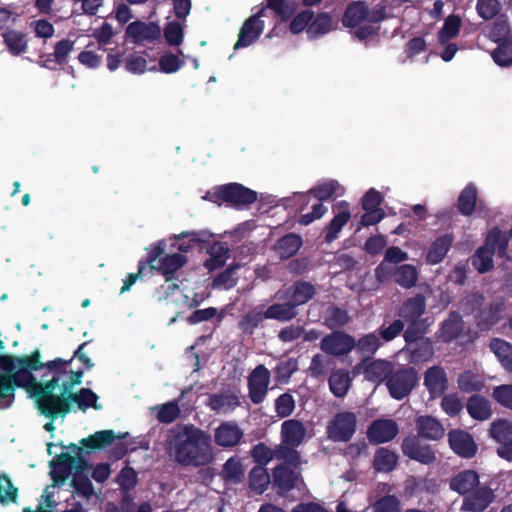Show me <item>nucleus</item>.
<instances>
[{
    "instance_id": "f257e3e1",
    "label": "nucleus",
    "mask_w": 512,
    "mask_h": 512,
    "mask_svg": "<svg viewBox=\"0 0 512 512\" xmlns=\"http://www.w3.org/2000/svg\"><path fill=\"white\" fill-rule=\"evenodd\" d=\"M210 436L193 424H177L167 435L166 450L175 462L186 467H201L213 460Z\"/></svg>"
},
{
    "instance_id": "f03ea898",
    "label": "nucleus",
    "mask_w": 512,
    "mask_h": 512,
    "mask_svg": "<svg viewBox=\"0 0 512 512\" xmlns=\"http://www.w3.org/2000/svg\"><path fill=\"white\" fill-rule=\"evenodd\" d=\"M57 388V379L51 380L46 386L37 384L34 377V401L40 414L54 421L59 417H65L72 411L69 406L68 395L61 391L60 395L54 394Z\"/></svg>"
},
{
    "instance_id": "7ed1b4c3",
    "label": "nucleus",
    "mask_w": 512,
    "mask_h": 512,
    "mask_svg": "<svg viewBox=\"0 0 512 512\" xmlns=\"http://www.w3.org/2000/svg\"><path fill=\"white\" fill-rule=\"evenodd\" d=\"M204 199L216 204L226 203L235 208H243L257 200V192L236 182L215 186L206 193Z\"/></svg>"
},
{
    "instance_id": "20e7f679",
    "label": "nucleus",
    "mask_w": 512,
    "mask_h": 512,
    "mask_svg": "<svg viewBox=\"0 0 512 512\" xmlns=\"http://www.w3.org/2000/svg\"><path fill=\"white\" fill-rule=\"evenodd\" d=\"M5 349L3 341L0 339V353ZM0 357H7L11 360L13 366L7 371H0V381H9L24 388L27 398H32V362L29 359L14 358L12 356L0 354Z\"/></svg>"
},
{
    "instance_id": "39448f33",
    "label": "nucleus",
    "mask_w": 512,
    "mask_h": 512,
    "mask_svg": "<svg viewBox=\"0 0 512 512\" xmlns=\"http://www.w3.org/2000/svg\"><path fill=\"white\" fill-rule=\"evenodd\" d=\"M157 247H160L162 252L155 257L153 262L148 263L149 269L161 274L166 282L177 279L176 274L187 263V257L180 253L166 254L164 240L154 243L149 251H153Z\"/></svg>"
},
{
    "instance_id": "423d86ee",
    "label": "nucleus",
    "mask_w": 512,
    "mask_h": 512,
    "mask_svg": "<svg viewBox=\"0 0 512 512\" xmlns=\"http://www.w3.org/2000/svg\"><path fill=\"white\" fill-rule=\"evenodd\" d=\"M419 381L416 369L412 366H400L393 368L389 379H387L386 387L390 396L395 400H403L410 395Z\"/></svg>"
},
{
    "instance_id": "0eeeda50",
    "label": "nucleus",
    "mask_w": 512,
    "mask_h": 512,
    "mask_svg": "<svg viewBox=\"0 0 512 512\" xmlns=\"http://www.w3.org/2000/svg\"><path fill=\"white\" fill-rule=\"evenodd\" d=\"M70 363L71 360H64L62 358L43 362L40 352L34 350V377L37 384L43 387L56 378L58 387L62 377L68 373L67 367Z\"/></svg>"
},
{
    "instance_id": "6e6552de",
    "label": "nucleus",
    "mask_w": 512,
    "mask_h": 512,
    "mask_svg": "<svg viewBox=\"0 0 512 512\" xmlns=\"http://www.w3.org/2000/svg\"><path fill=\"white\" fill-rule=\"evenodd\" d=\"M357 417L350 411L337 413L327 426L328 438L334 442H348L356 432Z\"/></svg>"
},
{
    "instance_id": "1a4fd4ad",
    "label": "nucleus",
    "mask_w": 512,
    "mask_h": 512,
    "mask_svg": "<svg viewBox=\"0 0 512 512\" xmlns=\"http://www.w3.org/2000/svg\"><path fill=\"white\" fill-rule=\"evenodd\" d=\"M356 345V339L341 330H334L325 335L320 342V349L327 355L344 357L350 354Z\"/></svg>"
},
{
    "instance_id": "9d476101",
    "label": "nucleus",
    "mask_w": 512,
    "mask_h": 512,
    "mask_svg": "<svg viewBox=\"0 0 512 512\" xmlns=\"http://www.w3.org/2000/svg\"><path fill=\"white\" fill-rule=\"evenodd\" d=\"M271 374L263 365L256 366L248 376V396L255 405L261 404L268 393Z\"/></svg>"
},
{
    "instance_id": "9b49d317",
    "label": "nucleus",
    "mask_w": 512,
    "mask_h": 512,
    "mask_svg": "<svg viewBox=\"0 0 512 512\" xmlns=\"http://www.w3.org/2000/svg\"><path fill=\"white\" fill-rule=\"evenodd\" d=\"M495 500V490L487 484H479L467 496L463 497L461 511L485 512Z\"/></svg>"
},
{
    "instance_id": "f8f14e48",
    "label": "nucleus",
    "mask_w": 512,
    "mask_h": 512,
    "mask_svg": "<svg viewBox=\"0 0 512 512\" xmlns=\"http://www.w3.org/2000/svg\"><path fill=\"white\" fill-rule=\"evenodd\" d=\"M265 7L246 19L240 28L238 39L234 44V50L245 48L253 44L261 36L264 30V21L260 18L264 15Z\"/></svg>"
},
{
    "instance_id": "ddd939ff",
    "label": "nucleus",
    "mask_w": 512,
    "mask_h": 512,
    "mask_svg": "<svg viewBox=\"0 0 512 512\" xmlns=\"http://www.w3.org/2000/svg\"><path fill=\"white\" fill-rule=\"evenodd\" d=\"M403 454L411 460L424 465H430L436 461V455L432 447L422 444L417 436H407L401 444Z\"/></svg>"
},
{
    "instance_id": "4468645a",
    "label": "nucleus",
    "mask_w": 512,
    "mask_h": 512,
    "mask_svg": "<svg viewBox=\"0 0 512 512\" xmlns=\"http://www.w3.org/2000/svg\"><path fill=\"white\" fill-rule=\"evenodd\" d=\"M447 437L449 447L458 456L470 459L476 455L478 445L469 432L462 429H451Z\"/></svg>"
},
{
    "instance_id": "2eb2a0df",
    "label": "nucleus",
    "mask_w": 512,
    "mask_h": 512,
    "mask_svg": "<svg viewBox=\"0 0 512 512\" xmlns=\"http://www.w3.org/2000/svg\"><path fill=\"white\" fill-rule=\"evenodd\" d=\"M399 433V427L393 419H376L367 429V438L371 444L378 445L392 441Z\"/></svg>"
},
{
    "instance_id": "dca6fc26",
    "label": "nucleus",
    "mask_w": 512,
    "mask_h": 512,
    "mask_svg": "<svg viewBox=\"0 0 512 512\" xmlns=\"http://www.w3.org/2000/svg\"><path fill=\"white\" fill-rule=\"evenodd\" d=\"M301 475L286 464H279L273 469V487L280 496L287 495L297 487Z\"/></svg>"
},
{
    "instance_id": "f3484780",
    "label": "nucleus",
    "mask_w": 512,
    "mask_h": 512,
    "mask_svg": "<svg viewBox=\"0 0 512 512\" xmlns=\"http://www.w3.org/2000/svg\"><path fill=\"white\" fill-rule=\"evenodd\" d=\"M126 36L135 44H141L145 41L154 42L161 37V29L154 22L145 23L137 20L128 24Z\"/></svg>"
},
{
    "instance_id": "a211bd4d",
    "label": "nucleus",
    "mask_w": 512,
    "mask_h": 512,
    "mask_svg": "<svg viewBox=\"0 0 512 512\" xmlns=\"http://www.w3.org/2000/svg\"><path fill=\"white\" fill-rule=\"evenodd\" d=\"M316 295V287L309 281L297 280L284 291L281 298L287 299L296 309L308 303Z\"/></svg>"
},
{
    "instance_id": "6ab92c4d",
    "label": "nucleus",
    "mask_w": 512,
    "mask_h": 512,
    "mask_svg": "<svg viewBox=\"0 0 512 512\" xmlns=\"http://www.w3.org/2000/svg\"><path fill=\"white\" fill-rule=\"evenodd\" d=\"M333 211L335 215L324 229V240L326 243H332L337 239L342 228L351 218L349 203L344 200L338 202Z\"/></svg>"
},
{
    "instance_id": "aec40b11",
    "label": "nucleus",
    "mask_w": 512,
    "mask_h": 512,
    "mask_svg": "<svg viewBox=\"0 0 512 512\" xmlns=\"http://www.w3.org/2000/svg\"><path fill=\"white\" fill-rule=\"evenodd\" d=\"M505 310V303L502 300L491 301L487 306H483L481 310L475 314V324L481 331L490 330L497 324Z\"/></svg>"
},
{
    "instance_id": "412c9836",
    "label": "nucleus",
    "mask_w": 512,
    "mask_h": 512,
    "mask_svg": "<svg viewBox=\"0 0 512 512\" xmlns=\"http://www.w3.org/2000/svg\"><path fill=\"white\" fill-rule=\"evenodd\" d=\"M424 385L430 398L441 397L448 389V378L444 368L439 365L428 368L424 373Z\"/></svg>"
},
{
    "instance_id": "4be33fe9",
    "label": "nucleus",
    "mask_w": 512,
    "mask_h": 512,
    "mask_svg": "<svg viewBox=\"0 0 512 512\" xmlns=\"http://www.w3.org/2000/svg\"><path fill=\"white\" fill-rule=\"evenodd\" d=\"M480 484V476L473 469H465L457 472L449 479L451 491L465 497Z\"/></svg>"
},
{
    "instance_id": "5701e85b",
    "label": "nucleus",
    "mask_w": 512,
    "mask_h": 512,
    "mask_svg": "<svg viewBox=\"0 0 512 512\" xmlns=\"http://www.w3.org/2000/svg\"><path fill=\"white\" fill-rule=\"evenodd\" d=\"M213 234L206 230L184 231L175 237L177 249L182 253H187L194 248L204 250L205 244L212 240Z\"/></svg>"
},
{
    "instance_id": "b1692460",
    "label": "nucleus",
    "mask_w": 512,
    "mask_h": 512,
    "mask_svg": "<svg viewBox=\"0 0 512 512\" xmlns=\"http://www.w3.org/2000/svg\"><path fill=\"white\" fill-rule=\"evenodd\" d=\"M244 436L243 430L236 422H222L215 430V443L223 448L234 447Z\"/></svg>"
},
{
    "instance_id": "393cba45",
    "label": "nucleus",
    "mask_w": 512,
    "mask_h": 512,
    "mask_svg": "<svg viewBox=\"0 0 512 512\" xmlns=\"http://www.w3.org/2000/svg\"><path fill=\"white\" fill-rule=\"evenodd\" d=\"M417 437L438 441L445 435L443 424L431 415H420L415 419Z\"/></svg>"
},
{
    "instance_id": "a878e982",
    "label": "nucleus",
    "mask_w": 512,
    "mask_h": 512,
    "mask_svg": "<svg viewBox=\"0 0 512 512\" xmlns=\"http://www.w3.org/2000/svg\"><path fill=\"white\" fill-rule=\"evenodd\" d=\"M464 330V321L457 311L449 312L447 318L440 324L437 337L444 343L456 340Z\"/></svg>"
},
{
    "instance_id": "bb28decb",
    "label": "nucleus",
    "mask_w": 512,
    "mask_h": 512,
    "mask_svg": "<svg viewBox=\"0 0 512 512\" xmlns=\"http://www.w3.org/2000/svg\"><path fill=\"white\" fill-rule=\"evenodd\" d=\"M204 250L209 255L204 261V267L210 272L223 267L230 256V250L224 242L210 241L205 244Z\"/></svg>"
},
{
    "instance_id": "cd10ccee",
    "label": "nucleus",
    "mask_w": 512,
    "mask_h": 512,
    "mask_svg": "<svg viewBox=\"0 0 512 512\" xmlns=\"http://www.w3.org/2000/svg\"><path fill=\"white\" fill-rule=\"evenodd\" d=\"M426 298L423 294H416L407 298L398 309L397 315L404 322L422 318L426 311Z\"/></svg>"
},
{
    "instance_id": "c85d7f7f",
    "label": "nucleus",
    "mask_w": 512,
    "mask_h": 512,
    "mask_svg": "<svg viewBox=\"0 0 512 512\" xmlns=\"http://www.w3.org/2000/svg\"><path fill=\"white\" fill-rule=\"evenodd\" d=\"M77 460L69 452L55 453L54 459L50 462L51 475L55 482L65 481L72 473Z\"/></svg>"
},
{
    "instance_id": "c756f323",
    "label": "nucleus",
    "mask_w": 512,
    "mask_h": 512,
    "mask_svg": "<svg viewBox=\"0 0 512 512\" xmlns=\"http://www.w3.org/2000/svg\"><path fill=\"white\" fill-rule=\"evenodd\" d=\"M368 16L369 6L365 1H352L345 9L342 24L347 28H356L366 21Z\"/></svg>"
},
{
    "instance_id": "7c9ffc66",
    "label": "nucleus",
    "mask_w": 512,
    "mask_h": 512,
    "mask_svg": "<svg viewBox=\"0 0 512 512\" xmlns=\"http://www.w3.org/2000/svg\"><path fill=\"white\" fill-rule=\"evenodd\" d=\"M74 41L63 39L55 44L54 52L46 56H40L39 63L49 69H54L56 65L66 63L69 53L73 50Z\"/></svg>"
},
{
    "instance_id": "2f4dec72",
    "label": "nucleus",
    "mask_w": 512,
    "mask_h": 512,
    "mask_svg": "<svg viewBox=\"0 0 512 512\" xmlns=\"http://www.w3.org/2000/svg\"><path fill=\"white\" fill-rule=\"evenodd\" d=\"M302 246V237L299 234L290 232L275 242L274 250L281 260H287L295 256Z\"/></svg>"
},
{
    "instance_id": "473e14b6",
    "label": "nucleus",
    "mask_w": 512,
    "mask_h": 512,
    "mask_svg": "<svg viewBox=\"0 0 512 512\" xmlns=\"http://www.w3.org/2000/svg\"><path fill=\"white\" fill-rule=\"evenodd\" d=\"M282 441L286 446L298 447L305 438L306 429L303 423L296 419H289L281 425Z\"/></svg>"
},
{
    "instance_id": "72a5a7b5",
    "label": "nucleus",
    "mask_w": 512,
    "mask_h": 512,
    "mask_svg": "<svg viewBox=\"0 0 512 512\" xmlns=\"http://www.w3.org/2000/svg\"><path fill=\"white\" fill-rule=\"evenodd\" d=\"M453 240V235L449 233L438 236L431 243L426 253V262L430 265H436L442 262L450 250Z\"/></svg>"
},
{
    "instance_id": "f704fd0d",
    "label": "nucleus",
    "mask_w": 512,
    "mask_h": 512,
    "mask_svg": "<svg viewBox=\"0 0 512 512\" xmlns=\"http://www.w3.org/2000/svg\"><path fill=\"white\" fill-rule=\"evenodd\" d=\"M208 405L217 413H228L240 406L239 396L231 391L211 394Z\"/></svg>"
},
{
    "instance_id": "c9c22d12",
    "label": "nucleus",
    "mask_w": 512,
    "mask_h": 512,
    "mask_svg": "<svg viewBox=\"0 0 512 512\" xmlns=\"http://www.w3.org/2000/svg\"><path fill=\"white\" fill-rule=\"evenodd\" d=\"M394 363L384 359H377L371 361L364 368L366 379L375 383L385 382L389 379L393 372Z\"/></svg>"
},
{
    "instance_id": "e433bc0d",
    "label": "nucleus",
    "mask_w": 512,
    "mask_h": 512,
    "mask_svg": "<svg viewBox=\"0 0 512 512\" xmlns=\"http://www.w3.org/2000/svg\"><path fill=\"white\" fill-rule=\"evenodd\" d=\"M511 237L506 231H501L498 227L490 229L485 238V245L499 258H507V249Z\"/></svg>"
},
{
    "instance_id": "4c0bfd02",
    "label": "nucleus",
    "mask_w": 512,
    "mask_h": 512,
    "mask_svg": "<svg viewBox=\"0 0 512 512\" xmlns=\"http://www.w3.org/2000/svg\"><path fill=\"white\" fill-rule=\"evenodd\" d=\"M68 395L69 406L76 404L78 409L85 412L89 408L102 409L98 404V395L89 388H81L78 392H70Z\"/></svg>"
},
{
    "instance_id": "58836bf2",
    "label": "nucleus",
    "mask_w": 512,
    "mask_h": 512,
    "mask_svg": "<svg viewBox=\"0 0 512 512\" xmlns=\"http://www.w3.org/2000/svg\"><path fill=\"white\" fill-rule=\"evenodd\" d=\"M466 409L473 419L479 421L487 420L492 415L490 402L479 394H474L468 398Z\"/></svg>"
},
{
    "instance_id": "ea45409f",
    "label": "nucleus",
    "mask_w": 512,
    "mask_h": 512,
    "mask_svg": "<svg viewBox=\"0 0 512 512\" xmlns=\"http://www.w3.org/2000/svg\"><path fill=\"white\" fill-rule=\"evenodd\" d=\"M477 188L473 183L467 184L460 192L457 199V210L463 216H471L476 207Z\"/></svg>"
},
{
    "instance_id": "a19ab883",
    "label": "nucleus",
    "mask_w": 512,
    "mask_h": 512,
    "mask_svg": "<svg viewBox=\"0 0 512 512\" xmlns=\"http://www.w3.org/2000/svg\"><path fill=\"white\" fill-rule=\"evenodd\" d=\"M115 438L116 435L113 430H101L80 440V444L83 448H86L89 453L91 451L103 449L112 444Z\"/></svg>"
},
{
    "instance_id": "79ce46f5",
    "label": "nucleus",
    "mask_w": 512,
    "mask_h": 512,
    "mask_svg": "<svg viewBox=\"0 0 512 512\" xmlns=\"http://www.w3.org/2000/svg\"><path fill=\"white\" fill-rule=\"evenodd\" d=\"M398 456L388 448L381 447L376 450L373 458V468L377 472H391L397 465Z\"/></svg>"
},
{
    "instance_id": "37998d69",
    "label": "nucleus",
    "mask_w": 512,
    "mask_h": 512,
    "mask_svg": "<svg viewBox=\"0 0 512 512\" xmlns=\"http://www.w3.org/2000/svg\"><path fill=\"white\" fill-rule=\"evenodd\" d=\"M3 41L12 55H20L28 48L27 35L17 30H7L2 33Z\"/></svg>"
},
{
    "instance_id": "c03bdc74",
    "label": "nucleus",
    "mask_w": 512,
    "mask_h": 512,
    "mask_svg": "<svg viewBox=\"0 0 512 512\" xmlns=\"http://www.w3.org/2000/svg\"><path fill=\"white\" fill-rule=\"evenodd\" d=\"M298 315L297 309L287 300L284 303H275L265 310L266 319L288 322Z\"/></svg>"
},
{
    "instance_id": "a18cd8bd",
    "label": "nucleus",
    "mask_w": 512,
    "mask_h": 512,
    "mask_svg": "<svg viewBox=\"0 0 512 512\" xmlns=\"http://www.w3.org/2000/svg\"><path fill=\"white\" fill-rule=\"evenodd\" d=\"M407 327L403 330V338L407 345H411L421 339H425L424 335L427 333L429 323L427 318H420L405 322Z\"/></svg>"
},
{
    "instance_id": "49530a36",
    "label": "nucleus",
    "mask_w": 512,
    "mask_h": 512,
    "mask_svg": "<svg viewBox=\"0 0 512 512\" xmlns=\"http://www.w3.org/2000/svg\"><path fill=\"white\" fill-rule=\"evenodd\" d=\"M413 344L414 346L409 349V357L412 363H424L433 357L434 347L430 338L421 339Z\"/></svg>"
},
{
    "instance_id": "de8ad7c7",
    "label": "nucleus",
    "mask_w": 512,
    "mask_h": 512,
    "mask_svg": "<svg viewBox=\"0 0 512 512\" xmlns=\"http://www.w3.org/2000/svg\"><path fill=\"white\" fill-rule=\"evenodd\" d=\"M382 346L377 331L365 334L356 340L355 348L358 353L370 359Z\"/></svg>"
},
{
    "instance_id": "09e8293b",
    "label": "nucleus",
    "mask_w": 512,
    "mask_h": 512,
    "mask_svg": "<svg viewBox=\"0 0 512 512\" xmlns=\"http://www.w3.org/2000/svg\"><path fill=\"white\" fill-rule=\"evenodd\" d=\"M489 347L496 355L502 366L505 369L512 371V345L503 339L493 338L490 341Z\"/></svg>"
},
{
    "instance_id": "8fccbe9b",
    "label": "nucleus",
    "mask_w": 512,
    "mask_h": 512,
    "mask_svg": "<svg viewBox=\"0 0 512 512\" xmlns=\"http://www.w3.org/2000/svg\"><path fill=\"white\" fill-rule=\"evenodd\" d=\"M418 280L417 268L412 264H402L394 272V281L405 289L414 287Z\"/></svg>"
},
{
    "instance_id": "3c124183",
    "label": "nucleus",
    "mask_w": 512,
    "mask_h": 512,
    "mask_svg": "<svg viewBox=\"0 0 512 512\" xmlns=\"http://www.w3.org/2000/svg\"><path fill=\"white\" fill-rule=\"evenodd\" d=\"M161 248L157 247L153 251H149L148 255L145 258H142L138 262V271L137 273H129L123 281V286L120 290V293H125L129 291L131 286L140 278L144 271L148 268V263L153 262L155 257H157L161 253Z\"/></svg>"
},
{
    "instance_id": "603ef678",
    "label": "nucleus",
    "mask_w": 512,
    "mask_h": 512,
    "mask_svg": "<svg viewBox=\"0 0 512 512\" xmlns=\"http://www.w3.org/2000/svg\"><path fill=\"white\" fill-rule=\"evenodd\" d=\"M489 434L501 446L507 445L512 440V422L507 419L492 422Z\"/></svg>"
},
{
    "instance_id": "864d4df0",
    "label": "nucleus",
    "mask_w": 512,
    "mask_h": 512,
    "mask_svg": "<svg viewBox=\"0 0 512 512\" xmlns=\"http://www.w3.org/2000/svg\"><path fill=\"white\" fill-rule=\"evenodd\" d=\"M350 381L351 379L347 371L337 370L331 373L328 379L330 391L336 397H344L350 387Z\"/></svg>"
},
{
    "instance_id": "5fc2aeb1",
    "label": "nucleus",
    "mask_w": 512,
    "mask_h": 512,
    "mask_svg": "<svg viewBox=\"0 0 512 512\" xmlns=\"http://www.w3.org/2000/svg\"><path fill=\"white\" fill-rule=\"evenodd\" d=\"M462 25V20L460 16L456 14L449 15L442 26V28L438 32V41L441 44H445L449 40L458 36L460 32V28Z\"/></svg>"
},
{
    "instance_id": "6e6d98bb",
    "label": "nucleus",
    "mask_w": 512,
    "mask_h": 512,
    "mask_svg": "<svg viewBox=\"0 0 512 512\" xmlns=\"http://www.w3.org/2000/svg\"><path fill=\"white\" fill-rule=\"evenodd\" d=\"M220 475L226 482L240 483L244 477V470L240 460L234 457L229 458L223 465Z\"/></svg>"
},
{
    "instance_id": "4d7b16f0",
    "label": "nucleus",
    "mask_w": 512,
    "mask_h": 512,
    "mask_svg": "<svg viewBox=\"0 0 512 512\" xmlns=\"http://www.w3.org/2000/svg\"><path fill=\"white\" fill-rule=\"evenodd\" d=\"M493 255L494 253L484 244L472 256V265L479 273H486L493 268Z\"/></svg>"
},
{
    "instance_id": "13d9d810",
    "label": "nucleus",
    "mask_w": 512,
    "mask_h": 512,
    "mask_svg": "<svg viewBox=\"0 0 512 512\" xmlns=\"http://www.w3.org/2000/svg\"><path fill=\"white\" fill-rule=\"evenodd\" d=\"M270 483V475L265 467L255 466L249 473V485L251 489L263 493Z\"/></svg>"
},
{
    "instance_id": "bf43d9fd",
    "label": "nucleus",
    "mask_w": 512,
    "mask_h": 512,
    "mask_svg": "<svg viewBox=\"0 0 512 512\" xmlns=\"http://www.w3.org/2000/svg\"><path fill=\"white\" fill-rule=\"evenodd\" d=\"M298 370V362L294 358H289L277 363L274 368L275 381L280 384L289 382L291 376Z\"/></svg>"
},
{
    "instance_id": "052dcab7",
    "label": "nucleus",
    "mask_w": 512,
    "mask_h": 512,
    "mask_svg": "<svg viewBox=\"0 0 512 512\" xmlns=\"http://www.w3.org/2000/svg\"><path fill=\"white\" fill-rule=\"evenodd\" d=\"M332 18L328 13H319L313 20L310 21L307 28V33L311 37H317L331 31Z\"/></svg>"
},
{
    "instance_id": "680f3d73",
    "label": "nucleus",
    "mask_w": 512,
    "mask_h": 512,
    "mask_svg": "<svg viewBox=\"0 0 512 512\" xmlns=\"http://www.w3.org/2000/svg\"><path fill=\"white\" fill-rule=\"evenodd\" d=\"M491 55L493 61L501 67L512 65V39L498 42Z\"/></svg>"
},
{
    "instance_id": "e2e57ef3",
    "label": "nucleus",
    "mask_w": 512,
    "mask_h": 512,
    "mask_svg": "<svg viewBox=\"0 0 512 512\" xmlns=\"http://www.w3.org/2000/svg\"><path fill=\"white\" fill-rule=\"evenodd\" d=\"M157 411L156 419L160 423L170 424L174 422L180 415V408L177 401H170L162 405L154 407Z\"/></svg>"
},
{
    "instance_id": "0e129e2a",
    "label": "nucleus",
    "mask_w": 512,
    "mask_h": 512,
    "mask_svg": "<svg viewBox=\"0 0 512 512\" xmlns=\"http://www.w3.org/2000/svg\"><path fill=\"white\" fill-rule=\"evenodd\" d=\"M510 32L511 29L507 18L505 16H499L492 23L489 31V37L493 42L498 43L512 39V37H509Z\"/></svg>"
},
{
    "instance_id": "69168bd1",
    "label": "nucleus",
    "mask_w": 512,
    "mask_h": 512,
    "mask_svg": "<svg viewBox=\"0 0 512 512\" xmlns=\"http://www.w3.org/2000/svg\"><path fill=\"white\" fill-rule=\"evenodd\" d=\"M264 319H266L265 312L251 310L241 317L238 326L244 334L252 335Z\"/></svg>"
},
{
    "instance_id": "338daca9",
    "label": "nucleus",
    "mask_w": 512,
    "mask_h": 512,
    "mask_svg": "<svg viewBox=\"0 0 512 512\" xmlns=\"http://www.w3.org/2000/svg\"><path fill=\"white\" fill-rule=\"evenodd\" d=\"M325 321L330 329L342 328L350 322V316L345 309L332 306L327 310Z\"/></svg>"
},
{
    "instance_id": "774afa93",
    "label": "nucleus",
    "mask_w": 512,
    "mask_h": 512,
    "mask_svg": "<svg viewBox=\"0 0 512 512\" xmlns=\"http://www.w3.org/2000/svg\"><path fill=\"white\" fill-rule=\"evenodd\" d=\"M372 512H401V501L395 495H385L372 505Z\"/></svg>"
}]
</instances>
